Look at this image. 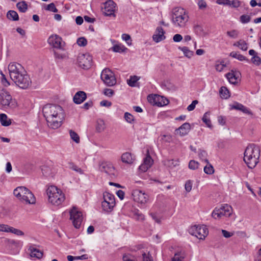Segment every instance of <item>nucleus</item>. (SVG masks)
<instances>
[{
    "instance_id": "nucleus-1",
    "label": "nucleus",
    "mask_w": 261,
    "mask_h": 261,
    "mask_svg": "<svg viewBox=\"0 0 261 261\" xmlns=\"http://www.w3.org/2000/svg\"><path fill=\"white\" fill-rule=\"evenodd\" d=\"M42 112L50 128L57 129L62 125L65 114L61 106L58 105L47 104L43 107Z\"/></svg>"
},
{
    "instance_id": "nucleus-2",
    "label": "nucleus",
    "mask_w": 261,
    "mask_h": 261,
    "mask_svg": "<svg viewBox=\"0 0 261 261\" xmlns=\"http://www.w3.org/2000/svg\"><path fill=\"white\" fill-rule=\"evenodd\" d=\"M244 161L251 169L254 168L258 163L260 149L254 144H249L244 151Z\"/></svg>"
},
{
    "instance_id": "nucleus-3",
    "label": "nucleus",
    "mask_w": 261,
    "mask_h": 261,
    "mask_svg": "<svg viewBox=\"0 0 261 261\" xmlns=\"http://www.w3.org/2000/svg\"><path fill=\"white\" fill-rule=\"evenodd\" d=\"M48 202L55 206L61 205L65 200L62 191L55 186H50L46 190Z\"/></svg>"
},
{
    "instance_id": "nucleus-4",
    "label": "nucleus",
    "mask_w": 261,
    "mask_h": 261,
    "mask_svg": "<svg viewBox=\"0 0 261 261\" xmlns=\"http://www.w3.org/2000/svg\"><path fill=\"white\" fill-rule=\"evenodd\" d=\"M172 20L175 25L184 27L189 19V16L185 10L180 7H176L172 10Z\"/></svg>"
},
{
    "instance_id": "nucleus-5",
    "label": "nucleus",
    "mask_w": 261,
    "mask_h": 261,
    "mask_svg": "<svg viewBox=\"0 0 261 261\" xmlns=\"http://www.w3.org/2000/svg\"><path fill=\"white\" fill-rule=\"evenodd\" d=\"M13 194L22 202L29 204H34L35 203L36 199L34 195L31 191L24 187L16 188L14 190Z\"/></svg>"
},
{
    "instance_id": "nucleus-6",
    "label": "nucleus",
    "mask_w": 261,
    "mask_h": 261,
    "mask_svg": "<svg viewBox=\"0 0 261 261\" xmlns=\"http://www.w3.org/2000/svg\"><path fill=\"white\" fill-rule=\"evenodd\" d=\"M189 233L194 236L200 240H203L208 234V230L204 225H194L191 226L189 230Z\"/></svg>"
},
{
    "instance_id": "nucleus-7",
    "label": "nucleus",
    "mask_w": 261,
    "mask_h": 261,
    "mask_svg": "<svg viewBox=\"0 0 261 261\" xmlns=\"http://www.w3.org/2000/svg\"><path fill=\"white\" fill-rule=\"evenodd\" d=\"M8 70L12 80H15L16 77L25 72L22 65L16 62L10 63L8 65Z\"/></svg>"
},
{
    "instance_id": "nucleus-8",
    "label": "nucleus",
    "mask_w": 261,
    "mask_h": 261,
    "mask_svg": "<svg viewBox=\"0 0 261 261\" xmlns=\"http://www.w3.org/2000/svg\"><path fill=\"white\" fill-rule=\"evenodd\" d=\"M101 79L108 86H113L116 83V80L114 74L108 68H105L102 71Z\"/></svg>"
},
{
    "instance_id": "nucleus-9",
    "label": "nucleus",
    "mask_w": 261,
    "mask_h": 261,
    "mask_svg": "<svg viewBox=\"0 0 261 261\" xmlns=\"http://www.w3.org/2000/svg\"><path fill=\"white\" fill-rule=\"evenodd\" d=\"M16 86L21 89H26L28 88L31 84V80L29 75L27 74L26 71L18 77H16L15 80H12Z\"/></svg>"
},
{
    "instance_id": "nucleus-10",
    "label": "nucleus",
    "mask_w": 261,
    "mask_h": 261,
    "mask_svg": "<svg viewBox=\"0 0 261 261\" xmlns=\"http://www.w3.org/2000/svg\"><path fill=\"white\" fill-rule=\"evenodd\" d=\"M79 65L83 69H89L92 63V57L89 54H79L77 56Z\"/></svg>"
},
{
    "instance_id": "nucleus-11",
    "label": "nucleus",
    "mask_w": 261,
    "mask_h": 261,
    "mask_svg": "<svg viewBox=\"0 0 261 261\" xmlns=\"http://www.w3.org/2000/svg\"><path fill=\"white\" fill-rule=\"evenodd\" d=\"M147 99L151 104L158 107L164 106L169 103L167 98L159 95H150Z\"/></svg>"
},
{
    "instance_id": "nucleus-12",
    "label": "nucleus",
    "mask_w": 261,
    "mask_h": 261,
    "mask_svg": "<svg viewBox=\"0 0 261 261\" xmlns=\"http://www.w3.org/2000/svg\"><path fill=\"white\" fill-rule=\"evenodd\" d=\"M70 219L72 221L73 224L76 228H80L83 221V215L74 207L70 212Z\"/></svg>"
},
{
    "instance_id": "nucleus-13",
    "label": "nucleus",
    "mask_w": 261,
    "mask_h": 261,
    "mask_svg": "<svg viewBox=\"0 0 261 261\" xmlns=\"http://www.w3.org/2000/svg\"><path fill=\"white\" fill-rule=\"evenodd\" d=\"M14 103L9 92L4 90L0 91V103L2 106L4 107H12L14 106Z\"/></svg>"
},
{
    "instance_id": "nucleus-14",
    "label": "nucleus",
    "mask_w": 261,
    "mask_h": 261,
    "mask_svg": "<svg viewBox=\"0 0 261 261\" xmlns=\"http://www.w3.org/2000/svg\"><path fill=\"white\" fill-rule=\"evenodd\" d=\"M132 196L134 201L144 204L146 203L148 200V195L140 190H135L133 191Z\"/></svg>"
},
{
    "instance_id": "nucleus-15",
    "label": "nucleus",
    "mask_w": 261,
    "mask_h": 261,
    "mask_svg": "<svg viewBox=\"0 0 261 261\" xmlns=\"http://www.w3.org/2000/svg\"><path fill=\"white\" fill-rule=\"evenodd\" d=\"M99 170L110 176H115V169L112 163L109 162H102L99 165Z\"/></svg>"
},
{
    "instance_id": "nucleus-16",
    "label": "nucleus",
    "mask_w": 261,
    "mask_h": 261,
    "mask_svg": "<svg viewBox=\"0 0 261 261\" xmlns=\"http://www.w3.org/2000/svg\"><path fill=\"white\" fill-rule=\"evenodd\" d=\"M228 212V205L227 204L222 205L219 208L216 207L212 214L214 219L220 218L222 216L227 215Z\"/></svg>"
},
{
    "instance_id": "nucleus-17",
    "label": "nucleus",
    "mask_w": 261,
    "mask_h": 261,
    "mask_svg": "<svg viewBox=\"0 0 261 261\" xmlns=\"http://www.w3.org/2000/svg\"><path fill=\"white\" fill-rule=\"evenodd\" d=\"M62 39L58 35H55L50 36L48 39V43L54 48L63 50L62 45Z\"/></svg>"
},
{
    "instance_id": "nucleus-18",
    "label": "nucleus",
    "mask_w": 261,
    "mask_h": 261,
    "mask_svg": "<svg viewBox=\"0 0 261 261\" xmlns=\"http://www.w3.org/2000/svg\"><path fill=\"white\" fill-rule=\"evenodd\" d=\"M116 4L111 0H109L105 3V8L103 11L105 15L115 16L114 12L115 10Z\"/></svg>"
},
{
    "instance_id": "nucleus-19",
    "label": "nucleus",
    "mask_w": 261,
    "mask_h": 261,
    "mask_svg": "<svg viewBox=\"0 0 261 261\" xmlns=\"http://www.w3.org/2000/svg\"><path fill=\"white\" fill-rule=\"evenodd\" d=\"M153 162V161L149 155L148 150L146 156L143 160V163L139 166V170L143 172H146L152 166Z\"/></svg>"
},
{
    "instance_id": "nucleus-20",
    "label": "nucleus",
    "mask_w": 261,
    "mask_h": 261,
    "mask_svg": "<svg viewBox=\"0 0 261 261\" xmlns=\"http://www.w3.org/2000/svg\"><path fill=\"white\" fill-rule=\"evenodd\" d=\"M241 72L237 70L232 69L229 72V84L238 85L241 82Z\"/></svg>"
},
{
    "instance_id": "nucleus-21",
    "label": "nucleus",
    "mask_w": 261,
    "mask_h": 261,
    "mask_svg": "<svg viewBox=\"0 0 261 261\" xmlns=\"http://www.w3.org/2000/svg\"><path fill=\"white\" fill-rule=\"evenodd\" d=\"M165 32L161 27H158L155 30L154 34L152 36L153 40L156 43L160 42L164 39L166 37L165 36Z\"/></svg>"
},
{
    "instance_id": "nucleus-22",
    "label": "nucleus",
    "mask_w": 261,
    "mask_h": 261,
    "mask_svg": "<svg viewBox=\"0 0 261 261\" xmlns=\"http://www.w3.org/2000/svg\"><path fill=\"white\" fill-rule=\"evenodd\" d=\"M87 98L86 93L82 91L77 92L73 96V102L76 104H81Z\"/></svg>"
},
{
    "instance_id": "nucleus-23",
    "label": "nucleus",
    "mask_w": 261,
    "mask_h": 261,
    "mask_svg": "<svg viewBox=\"0 0 261 261\" xmlns=\"http://www.w3.org/2000/svg\"><path fill=\"white\" fill-rule=\"evenodd\" d=\"M190 129V124L189 123L186 122L175 130V133L176 134H179L181 136H184L188 134Z\"/></svg>"
},
{
    "instance_id": "nucleus-24",
    "label": "nucleus",
    "mask_w": 261,
    "mask_h": 261,
    "mask_svg": "<svg viewBox=\"0 0 261 261\" xmlns=\"http://www.w3.org/2000/svg\"><path fill=\"white\" fill-rule=\"evenodd\" d=\"M229 106L230 107V109L240 110L245 114L252 115V113L249 109L238 102H235L234 105H229Z\"/></svg>"
},
{
    "instance_id": "nucleus-25",
    "label": "nucleus",
    "mask_w": 261,
    "mask_h": 261,
    "mask_svg": "<svg viewBox=\"0 0 261 261\" xmlns=\"http://www.w3.org/2000/svg\"><path fill=\"white\" fill-rule=\"evenodd\" d=\"M29 250L30 251L31 257L41 258L43 256V252L35 248L34 245L30 246Z\"/></svg>"
},
{
    "instance_id": "nucleus-26",
    "label": "nucleus",
    "mask_w": 261,
    "mask_h": 261,
    "mask_svg": "<svg viewBox=\"0 0 261 261\" xmlns=\"http://www.w3.org/2000/svg\"><path fill=\"white\" fill-rule=\"evenodd\" d=\"M134 160V156L129 152H125L121 155V161L124 163L132 164Z\"/></svg>"
},
{
    "instance_id": "nucleus-27",
    "label": "nucleus",
    "mask_w": 261,
    "mask_h": 261,
    "mask_svg": "<svg viewBox=\"0 0 261 261\" xmlns=\"http://www.w3.org/2000/svg\"><path fill=\"white\" fill-rule=\"evenodd\" d=\"M54 54L56 61L64 60L68 58L67 54L65 51H60L55 50L54 51Z\"/></svg>"
},
{
    "instance_id": "nucleus-28",
    "label": "nucleus",
    "mask_w": 261,
    "mask_h": 261,
    "mask_svg": "<svg viewBox=\"0 0 261 261\" xmlns=\"http://www.w3.org/2000/svg\"><path fill=\"white\" fill-rule=\"evenodd\" d=\"M186 254L184 250H180L174 254L171 261H183L186 257Z\"/></svg>"
},
{
    "instance_id": "nucleus-29",
    "label": "nucleus",
    "mask_w": 261,
    "mask_h": 261,
    "mask_svg": "<svg viewBox=\"0 0 261 261\" xmlns=\"http://www.w3.org/2000/svg\"><path fill=\"white\" fill-rule=\"evenodd\" d=\"M101 204L102 208L104 211L107 212H110L113 210L114 206L115 205V203H112V202H110L103 201Z\"/></svg>"
},
{
    "instance_id": "nucleus-30",
    "label": "nucleus",
    "mask_w": 261,
    "mask_h": 261,
    "mask_svg": "<svg viewBox=\"0 0 261 261\" xmlns=\"http://www.w3.org/2000/svg\"><path fill=\"white\" fill-rule=\"evenodd\" d=\"M16 7L19 11L21 13H25L28 9V6L25 1H22L16 4Z\"/></svg>"
},
{
    "instance_id": "nucleus-31",
    "label": "nucleus",
    "mask_w": 261,
    "mask_h": 261,
    "mask_svg": "<svg viewBox=\"0 0 261 261\" xmlns=\"http://www.w3.org/2000/svg\"><path fill=\"white\" fill-rule=\"evenodd\" d=\"M7 18L13 21H17L19 20V16L17 13L14 10H9L7 14Z\"/></svg>"
},
{
    "instance_id": "nucleus-32",
    "label": "nucleus",
    "mask_w": 261,
    "mask_h": 261,
    "mask_svg": "<svg viewBox=\"0 0 261 261\" xmlns=\"http://www.w3.org/2000/svg\"><path fill=\"white\" fill-rule=\"evenodd\" d=\"M205 162L207 165L204 167V172L207 174H212L214 172L213 166L209 163L207 159H205Z\"/></svg>"
},
{
    "instance_id": "nucleus-33",
    "label": "nucleus",
    "mask_w": 261,
    "mask_h": 261,
    "mask_svg": "<svg viewBox=\"0 0 261 261\" xmlns=\"http://www.w3.org/2000/svg\"><path fill=\"white\" fill-rule=\"evenodd\" d=\"M103 201H105L115 203L114 195L109 192H106L103 193Z\"/></svg>"
},
{
    "instance_id": "nucleus-34",
    "label": "nucleus",
    "mask_w": 261,
    "mask_h": 261,
    "mask_svg": "<svg viewBox=\"0 0 261 261\" xmlns=\"http://www.w3.org/2000/svg\"><path fill=\"white\" fill-rule=\"evenodd\" d=\"M0 122L2 125L7 126L11 124V120H8L7 116L5 114H0Z\"/></svg>"
},
{
    "instance_id": "nucleus-35",
    "label": "nucleus",
    "mask_w": 261,
    "mask_h": 261,
    "mask_svg": "<svg viewBox=\"0 0 261 261\" xmlns=\"http://www.w3.org/2000/svg\"><path fill=\"white\" fill-rule=\"evenodd\" d=\"M96 129V130L99 133H101L105 130V123L103 120L98 119L97 121Z\"/></svg>"
},
{
    "instance_id": "nucleus-36",
    "label": "nucleus",
    "mask_w": 261,
    "mask_h": 261,
    "mask_svg": "<svg viewBox=\"0 0 261 261\" xmlns=\"http://www.w3.org/2000/svg\"><path fill=\"white\" fill-rule=\"evenodd\" d=\"M229 56H231L233 58H236L239 61H248V59L244 56L238 54L236 51H232L229 54Z\"/></svg>"
},
{
    "instance_id": "nucleus-37",
    "label": "nucleus",
    "mask_w": 261,
    "mask_h": 261,
    "mask_svg": "<svg viewBox=\"0 0 261 261\" xmlns=\"http://www.w3.org/2000/svg\"><path fill=\"white\" fill-rule=\"evenodd\" d=\"M69 132L71 139L76 143H79L80 142V138L79 135L72 129L69 130Z\"/></svg>"
},
{
    "instance_id": "nucleus-38",
    "label": "nucleus",
    "mask_w": 261,
    "mask_h": 261,
    "mask_svg": "<svg viewBox=\"0 0 261 261\" xmlns=\"http://www.w3.org/2000/svg\"><path fill=\"white\" fill-rule=\"evenodd\" d=\"M234 46H238L243 50H247L248 49L247 43L243 40H240V41L234 43Z\"/></svg>"
},
{
    "instance_id": "nucleus-39",
    "label": "nucleus",
    "mask_w": 261,
    "mask_h": 261,
    "mask_svg": "<svg viewBox=\"0 0 261 261\" xmlns=\"http://www.w3.org/2000/svg\"><path fill=\"white\" fill-rule=\"evenodd\" d=\"M111 49L113 51L116 53H122L127 49V48H126L124 45L121 44H116L114 45Z\"/></svg>"
},
{
    "instance_id": "nucleus-40",
    "label": "nucleus",
    "mask_w": 261,
    "mask_h": 261,
    "mask_svg": "<svg viewBox=\"0 0 261 261\" xmlns=\"http://www.w3.org/2000/svg\"><path fill=\"white\" fill-rule=\"evenodd\" d=\"M179 49L182 51L185 56L188 58H191L193 55V51L190 50L187 47H179Z\"/></svg>"
},
{
    "instance_id": "nucleus-41",
    "label": "nucleus",
    "mask_w": 261,
    "mask_h": 261,
    "mask_svg": "<svg viewBox=\"0 0 261 261\" xmlns=\"http://www.w3.org/2000/svg\"><path fill=\"white\" fill-rule=\"evenodd\" d=\"M140 77L137 76H131L129 79L127 80V84L130 87H134L136 83L139 80Z\"/></svg>"
},
{
    "instance_id": "nucleus-42",
    "label": "nucleus",
    "mask_w": 261,
    "mask_h": 261,
    "mask_svg": "<svg viewBox=\"0 0 261 261\" xmlns=\"http://www.w3.org/2000/svg\"><path fill=\"white\" fill-rule=\"evenodd\" d=\"M209 114H210L208 112H206L203 116L202 120L203 122L205 123V124L207 125V127H208L210 128H212V125L211 124V121L208 117V115H209Z\"/></svg>"
},
{
    "instance_id": "nucleus-43",
    "label": "nucleus",
    "mask_w": 261,
    "mask_h": 261,
    "mask_svg": "<svg viewBox=\"0 0 261 261\" xmlns=\"http://www.w3.org/2000/svg\"><path fill=\"white\" fill-rule=\"evenodd\" d=\"M220 97L222 98L227 99V95L228 94V90L226 87H222L219 91Z\"/></svg>"
},
{
    "instance_id": "nucleus-44",
    "label": "nucleus",
    "mask_w": 261,
    "mask_h": 261,
    "mask_svg": "<svg viewBox=\"0 0 261 261\" xmlns=\"http://www.w3.org/2000/svg\"><path fill=\"white\" fill-rule=\"evenodd\" d=\"M44 9L45 10L53 12H58V10L56 8L55 5L54 3H51L47 5L44 6Z\"/></svg>"
},
{
    "instance_id": "nucleus-45",
    "label": "nucleus",
    "mask_w": 261,
    "mask_h": 261,
    "mask_svg": "<svg viewBox=\"0 0 261 261\" xmlns=\"http://www.w3.org/2000/svg\"><path fill=\"white\" fill-rule=\"evenodd\" d=\"M69 168L70 169L79 173L80 174H82L84 173V172H83V170H82L81 168H80L77 166L75 165V164H74L72 163H69Z\"/></svg>"
},
{
    "instance_id": "nucleus-46",
    "label": "nucleus",
    "mask_w": 261,
    "mask_h": 261,
    "mask_svg": "<svg viewBox=\"0 0 261 261\" xmlns=\"http://www.w3.org/2000/svg\"><path fill=\"white\" fill-rule=\"evenodd\" d=\"M141 255V261H153L152 257L151 255L149 254V252H142Z\"/></svg>"
},
{
    "instance_id": "nucleus-47",
    "label": "nucleus",
    "mask_w": 261,
    "mask_h": 261,
    "mask_svg": "<svg viewBox=\"0 0 261 261\" xmlns=\"http://www.w3.org/2000/svg\"><path fill=\"white\" fill-rule=\"evenodd\" d=\"M9 232L13 233L17 236H23L24 232L22 231L21 230L15 228L13 227H11L10 228V230H9Z\"/></svg>"
},
{
    "instance_id": "nucleus-48",
    "label": "nucleus",
    "mask_w": 261,
    "mask_h": 261,
    "mask_svg": "<svg viewBox=\"0 0 261 261\" xmlns=\"http://www.w3.org/2000/svg\"><path fill=\"white\" fill-rule=\"evenodd\" d=\"M199 163L194 160H191L189 163V167L190 169L195 170L198 168Z\"/></svg>"
},
{
    "instance_id": "nucleus-49",
    "label": "nucleus",
    "mask_w": 261,
    "mask_h": 261,
    "mask_svg": "<svg viewBox=\"0 0 261 261\" xmlns=\"http://www.w3.org/2000/svg\"><path fill=\"white\" fill-rule=\"evenodd\" d=\"M76 43L80 46H85L87 44V41L85 37H80L77 39Z\"/></svg>"
},
{
    "instance_id": "nucleus-50",
    "label": "nucleus",
    "mask_w": 261,
    "mask_h": 261,
    "mask_svg": "<svg viewBox=\"0 0 261 261\" xmlns=\"http://www.w3.org/2000/svg\"><path fill=\"white\" fill-rule=\"evenodd\" d=\"M240 21L243 23L249 22L251 20V17L248 15H242L240 16Z\"/></svg>"
},
{
    "instance_id": "nucleus-51",
    "label": "nucleus",
    "mask_w": 261,
    "mask_h": 261,
    "mask_svg": "<svg viewBox=\"0 0 261 261\" xmlns=\"http://www.w3.org/2000/svg\"><path fill=\"white\" fill-rule=\"evenodd\" d=\"M216 69L219 72H221L223 70L224 68H226L225 64H224L223 62L217 63L215 65Z\"/></svg>"
},
{
    "instance_id": "nucleus-52",
    "label": "nucleus",
    "mask_w": 261,
    "mask_h": 261,
    "mask_svg": "<svg viewBox=\"0 0 261 261\" xmlns=\"http://www.w3.org/2000/svg\"><path fill=\"white\" fill-rule=\"evenodd\" d=\"M124 118L125 120L128 123H132L134 121L133 116L128 112H126L124 114Z\"/></svg>"
},
{
    "instance_id": "nucleus-53",
    "label": "nucleus",
    "mask_w": 261,
    "mask_h": 261,
    "mask_svg": "<svg viewBox=\"0 0 261 261\" xmlns=\"http://www.w3.org/2000/svg\"><path fill=\"white\" fill-rule=\"evenodd\" d=\"M198 155L199 158L205 162V159H206L207 153L205 150H199L198 152Z\"/></svg>"
},
{
    "instance_id": "nucleus-54",
    "label": "nucleus",
    "mask_w": 261,
    "mask_h": 261,
    "mask_svg": "<svg viewBox=\"0 0 261 261\" xmlns=\"http://www.w3.org/2000/svg\"><path fill=\"white\" fill-rule=\"evenodd\" d=\"M251 61L253 64L258 65L261 62V59L260 57L256 55L255 56L252 57Z\"/></svg>"
},
{
    "instance_id": "nucleus-55",
    "label": "nucleus",
    "mask_w": 261,
    "mask_h": 261,
    "mask_svg": "<svg viewBox=\"0 0 261 261\" xmlns=\"http://www.w3.org/2000/svg\"><path fill=\"white\" fill-rule=\"evenodd\" d=\"M10 226L7 224H0V231L9 232Z\"/></svg>"
},
{
    "instance_id": "nucleus-56",
    "label": "nucleus",
    "mask_w": 261,
    "mask_h": 261,
    "mask_svg": "<svg viewBox=\"0 0 261 261\" xmlns=\"http://www.w3.org/2000/svg\"><path fill=\"white\" fill-rule=\"evenodd\" d=\"M122 38L123 40H125L128 45H130L132 44V40L130 35L126 34H123L122 35Z\"/></svg>"
},
{
    "instance_id": "nucleus-57",
    "label": "nucleus",
    "mask_w": 261,
    "mask_h": 261,
    "mask_svg": "<svg viewBox=\"0 0 261 261\" xmlns=\"http://www.w3.org/2000/svg\"><path fill=\"white\" fill-rule=\"evenodd\" d=\"M103 94L108 97H111L114 94V91L111 89L106 88L103 91Z\"/></svg>"
},
{
    "instance_id": "nucleus-58",
    "label": "nucleus",
    "mask_w": 261,
    "mask_h": 261,
    "mask_svg": "<svg viewBox=\"0 0 261 261\" xmlns=\"http://www.w3.org/2000/svg\"><path fill=\"white\" fill-rule=\"evenodd\" d=\"M198 103V100H193L192 102V103L187 107V110L189 111H193L195 109L196 105Z\"/></svg>"
},
{
    "instance_id": "nucleus-59",
    "label": "nucleus",
    "mask_w": 261,
    "mask_h": 261,
    "mask_svg": "<svg viewBox=\"0 0 261 261\" xmlns=\"http://www.w3.org/2000/svg\"><path fill=\"white\" fill-rule=\"evenodd\" d=\"M185 189L187 192H189L191 191L192 188V183L190 180L187 181L185 184Z\"/></svg>"
},
{
    "instance_id": "nucleus-60",
    "label": "nucleus",
    "mask_w": 261,
    "mask_h": 261,
    "mask_svg": "<svg viewBox=\"0 0 261 261\" xmlns=\"http://www.w3.org/2000/svg\"><path fill=\"white\" fill-rule=\"evenodd\" d=\"M239 35V31L236 30H233L229 31V37L237 38Z\"/></svg>"
},
{
    "instance_id": "nucleus-61",
    "label": "nucleus",
    "mask_w": 261,
    "mask_h": 261,
    "mask_svg": "<svg viewBox=\"0 0 261 261\" xmlns=\"http://www.w3.org/2000/svg\"><path fill=\"white\" fill-rule=\"evenodd\" d=\"M198 7L200 9H204L206 6V3L204 0H200L198 2Z\"/></svg>"
},
{
    "instance_id": "nucleus-62",
    "label": "nucleus",
    "mask_w": 261,
    "mask_h": 261,
    "mask_svg": "<svg viewBox=\"0 0 261 261\" xmlns=\"http://www.w3.org/2000/svg\"><path fill=\"white\" fill-rule=\"evenodd\" d=\"M241 5V2L237 0L229 1V6L232 5L233 7L238 8Z\"/></svg>"
},
{
    "instance_id": "nucleus-63",
    "label": "nucleus",
    "mask_w": 261,
    "mask_h": 261,
    "mask_svg": "<svg viewBox=\"0 0 261 261\" xmlns=\"http://www.w3.org/2000/svg\"><path fill=\"white\" fill-rule=\"evenodd\" d=\"M182 36L178 34H175L173 37V40L175 42H180V41L182 40Z\"/></svg>"
},
{
    "instance_id": "nucleus-64",
    "label": "nucleus",
    "mask_w": 261,
    "mask_h": 261,
    "mask_svg": "<svg viewBox=\"0 0 261 261\" xmlns=\"http://www.w3.org/2000/svg\"><path fill=\"white\" fill-rule=\"evenodd\" d=\"M226 118L222 116H219L218 117V121L220 124L223 125L226 123Z\"/></svg>"
}]
</instances>
